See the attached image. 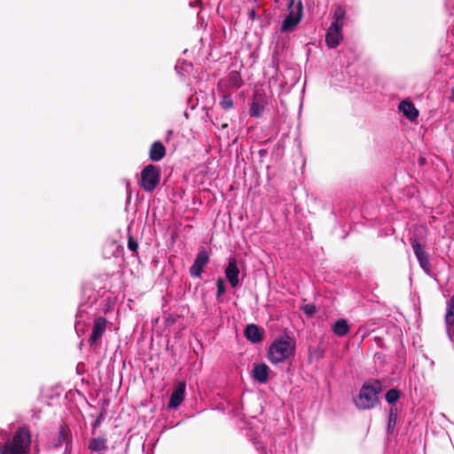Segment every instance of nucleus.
Wrapping results in <instances>:
<instances>
[{"label": "nucleus", "mask_w": 454, "mask_h": 454, "mask_svg": "<svg viewBox=\"0 0 454 454\" xmlns=\"http://www.w3.org/2000/svg\"><path fill=\"white\" fill-rule=\"evenodd\" d=\"M209 256L206 250H200L193 262V264L190 268V274L192 277L199 278L200 277L203 267L208 262Z\"/></svg>", "instance_id": "obj_9"}, {"label": "nucleus", "mask_w": 454, "mask_h": 454, "mask_svg": "<svg viewBox=\"0 0 454 454\" xmlns=\"http://www.w3.org/2000/svg\"><path fill=\"white\" fill-rule=\"evenodd\" d=\"M70 430L67 425L62 424L59 427L58 435L51 442V446L55 449L60 448L65 445V450H67L68 445L70 443Z\"/></svg>", "instance_id": "obj_10"}, {"label": "nucleus", "mask_w": 454, "mask_h": 454, "mask_svg": "<svg viewBox=\"0 0 454 454\" xmlns=\"http://www.w3.org/2000/svg\"><path fill=\"white\" fill-rule=\"evenodd\" d=\"M381 389V382L378 380H372L364 383L355 400L356 407L363 410L373 408L379 401V395Z\"/></svg>", "instance_id": "obj_3"}, {"label": "nucleus", "mask_w": 454, "mask_h": 454, "mask_svg": "<svg viewBox=\"0 0 454 454\" xmlns=\"http://www.w3.org/2000/svg\"><path fill=\"white\" fill-rule=\"evenodd\" d=\"M248 17L250 20H254L255 17H256V12L254 9H251L248 11V13H247Z\"/></svg>", "instance_id": "obj_30"}, {"label": "nucleus", "mask_w": 454, "mask_h": 454, "mask_svg": "<svg viewBox=\"0 0 454 454\" xmlns=\"http://www.w3.org/2000/svg\"><path fill=\"white\" fill-rule=\"evenodd\" d=\"M333 333L338 336H345L349 331V326L345 319L337 320L333 326Z\"/></svg>", "instance_id": "obj_18"}, {"label": "nucleus", "mask_w": 454, "mask_h": 454, "mask_svg": "<svg viewBox=\"0 0 454 454\" xmlns=\"http://www.w3.org/2000/svg\"><path fill=\"white\" fill-rule=\"evenodd\" d=\"M296 340L284 335L274 340L268 350V358L272 364H279L294 355Z\"/></svg>", "instance_id": "obj_1"}, {"label": "nucleus", "mask_w": 454, "mask_h": 454, "mask_svg": "<svg viewBox=\"0 0 454 454\" xmlns=\"http://www.w3.org/2000/svg\"><path fill=\"white\" fill-rule=\"evenodd\" d=\"M160 168L153 164L145 166L141 171L140 186L148 192H153L160 184Z\"/></svg>", "instance_id": "obj_5"}, {"label": "nucleus", "mask_w": 454, "mask_h": 454, "mask_svg": "<svg viewBox=\"0 0 454 454\" xmlns=\"http://www.w3.org/2000/svg\"><path fill=\"white\" fill-rule=\"evenodd\" d=\"M262 330L256 325H248L245 329V336L253 343H259L262 340Z\"/></svg>", "instance_id": "obj_14"}, {"label": "nucleus", "mask_w": 454, "mask_h": 454, "mask_svg": "<svg viewBox=\"0 0 454 454\" xmlns=\"http://www.w3.org/2000/svg\"><path fill=\"white\" fill-rule=\"evenodd\" d=\"M105 418V411H102L99 415L97 417L95 422L92 424V434L95 433V429L101 424V421Z\"/></svg>", "instance_id": "obj_28"}, {"label": "nucleus", "mask_w": 454, "mask_h": 454, "mask_svg": "<svg viewBox=\"0 0 454 454\" xmlns=\"http://www.w3.org/2000/svg\"><path fill=\"white\" fill-rule=\"evenodd\" d=\"M345 15V9L341 5H336L334 8L333 20L332 24H337L338 26L343 27Z\"/></svg>", "instance_id": "obj_21"}, {"label": "nucleus", "mask_w": 454, "mask_h": 454, "mask_svg": "<svg viewBox=\"0 0 454 454\" xmlns=\"http://www.w3.org/2000/svg\"><path fill=\"white\" fill-rule=\"evenodd\" d=\"M411 246L413 249V252L419 262L420 267L426 271L429 272L430 270V262L427 254L423 249L422 245L419 242L416 237L411 239Z\"/></svg>", "instance_id": "obj_7"}, {"label": "nucleus", "mask_w": 454, "mask_h": 454, "mask_svg": "<svg viewBox=\"0 0 454 454\" xmlns=\"http://www.w3.org/2000/svg\"><path fill=\"white\" fill-rule=\"evenodd\" d=\"M398 108L410 121H414L419 116V111L411 101L403 100L400 102Z\"/></svg>", "instance_id": "obj_13"}, {"label": "nucleus", "mask_w": 454, "mask_h": 454, "mask_svg": "<svg viewBox=\"0 0 454 454\" xmlns=\"http://www.w3.org/2000/svg\"><path fill=\"white\" fill-rule=\"evenodd\" d=\"M219 104L223 109L227 111L232 108L233 100L230 95H223Z\"/></svg>", "instance_id": "obj_25"}, {"label": "nucleus", "mask_w": 454, "mask_h": 454, "mask_svg": "<svg viewBox=\"0 0 454 454\" xmlns=\"http://www.w3.org/2000/svg\"><path fill=\"white\" fill-rule=\"evenodd\" d=\"M228 85L230 87L239 89L242 86V79L239 72L231 71L227 77Z\"/></svg>", "instance_id": "obj_19"}, {"label": "nucleus", "mask_w": 454, "mask_h": 454, "mask_svg": "<svg viewBox=\"0 0 454 454\" xmlns=\"http://www.w3.org/2000/svg\"><path fill=\"white\" fill-rule=\"evenodd\" d=\"M76 329L78 332H82L83 329H82V325L80 324V322L76 323Z\"/></svg>", "instance_id": "obj_31"}, {"label": "nucleus", "mask_w": 454, "mask_h": 454, "mask_svg": "<svg viewBox=\"0 0 454 454\" xmlns=\"http://www.w3.org/2000/svg\"><path fill=\"white\" fill-rule=\"evenodd\" d=\"M269 367L265 364H254L252 376L254 380L260 383H265L268 380Z\"/></svg>", "instance_id": "obj_16"}, {"label": "nucleus", "mask_w": 454, "mask_h": 454, "mask_svg": "<svg viewBox=\"0 0 454 454\" xmlns=\"http://www.w3.org/2000/svg\"><path fill=\"white\" fill-rule=\"evenodd\" d=\"M107 320L103 317L95 318L92 327V333L89 338L90 346H98L100 344V339L106 333Z\"/></svg>", "instance_id": "obj_6"}, {"label": "nucleus", "mask_w": 454, "mask_h": 454, "mask_svg": "<svg viewBox=\"0 0 454 454\" xmlns=\"http://www.w3.org/2000/svg\"><path fill=\"white\" fill-rule=\"evenodd\" d=\"M128 248L133 253L138 251V242L129 232L128 235Z\"/></svg>", "instance_id": "obj_26"}, {"label": "nucleus", "mask_w": 454, "mask_h": 454, "mask_svg": "<svg viewBox=\"0 0 454 454\" xmlns=\"http://www.w3.org/2000/svg\"><path fill=\"white\" fill-rule=\"evenodd\" d=\"M31 444V434L27 427L16 430L12 440L0 447L1 454H27Z\"/></svg>", "instance_id": "obj_2"}, {"label": "nucleus", "mask_w": 454, "mask_h": 454, "mask_svg": "<svg viewBox=\"0 0 454 454\" xmlns=\"http://www.w3.org/2000/svg\"><path fill=\"white\" fill-rule=\"evenodd\" d=\"M216 287H217L216 295H217V297H220L221 295H223L225 293V284H224V281L223 278H219L216 280Z\"/></svg>", "instance_id": "obj_27"}, {"label": "nucleus", "mask_w": 454, "mask_h": 454, "mask_svg": "<svg viewBox=\"0 0 454 454\" xmlns=\"http://www.w3.org/2000/svg\"><path fill=\"white\" fill-rule=\"evenodd\" d=\"M185 384L179 382L176 388L171 394L168 407L176 408L178 407L184 398Z\"/></svg>", "instance_id": "obj_12"}, {"label": "nucleus", "mask_w": 454, "mask_h": 454, "mask_svg": "<svg viewBox=\"0 0 454 454\" xmlns=\"http://www.w3.org/2000/svg\"><path fill=\"white\" fill-rule=\"evenodd\" d=\"M385 398L388 403L393 404L400 398V391L396 388H391L387 392Z\"/></svg>", "instance_id": "obj_23"}, {"label": "nucleus", "mask_w": 454, "mask_h": 454, "mask_svg": "<svg viewBox=\"0 0 454 454\" xmlns=\"http://www.w3.org/2000/svg\"><path fill=\"white\" fill-rule=\"evenodd\" d=\"M239 269L237 264L236 259L232 258L229 261L225 269V276L232 287L239 285Z\"/></svg>", "instance_id": "obj_11"}, {"label": "nucleus", "mask_w": 454, "mask_h": 454, "mask_svg": "<svg viewBox=\"0 0 454 454\" xmlns=\"http://www.w3.org/2000/svg\"><path fill=\"white\" fill-rule=\"evenodd\" d=\"M342 27L337 24H331L325 35V43L330 48H336L340 44L342 39Z\"/></svg>", "instance_id": "obj_8"}, {"label": "nucleus", "mask_w": 454, "mask_h": 454, "mask_svg": "<svg viewBox=\"0 0 454 454\" xmlns=\"http://www.w3.org/2000/svg\"><path fill=\"white\" fill-rule=\"evenodd\" d=\"M302 310L309 317L313 316L316 313V311H317L316 307L314 305H311V304L305 305L302 308Z\"/></svg>", "instance_id": "obj_29"}, {"label": "nucleus", "mask_w": 454, "mask_h": 454, "mask_svg": "<svg viewBox=\"0 0 454 454\" xmlns=\"http://www.w3.org/2000/svg\"><path fill=\"white\" fill-rule=\"evenodd\" d=\"M166 155V148L163 144L160 141H155L151 145L149 151V158L153 161H160Z\"/></svg>", "instance_id": "obj_15"}, {"label": "nucleus", "mask_w": 454, "mask_h": 454, "mask_svg": "<svg viewBox=\"0 0 454 454\" xmlns=\"http://www.w3.org/2000/svg\"><path fill=\"white\" fill-rule=\"evenodd\" d=\"M450 99L454 101V87L451 89Z\"/></svg>", "instance_id": "obj_32"}, {"label": "nucleus", "mask_w": 454, "mask_h": 454, "mask_svg": "<svg viewBox=\"0 0 454 454\" xmlns=\"http://www.w3.org/2000/svg\"><path fill=\"white\" fill-rule=\"evenodd\" d=\"M397 420V408L394 405L391 407L388 416V423H387V428L388 430H392Z\"/></svg>", "instance_id": "obj_24"}, {"label": "nucleus", "mask_w": 454, "mask_h": 454, "mask_svg": "<svg viewBox=\"0 0 454 454\" xmlns=\"http://www.w3.org/2000/svg\"><path fill=\"white\" fill-rule=\"evenodd\" d=\"M445 323L447 325H454V294L451 295L450 301L447 302Z\"/></svg>", "instance_id": "obj_20"}, {"label": "nucleus", "mask_w": 454, "mask_h": 454, "mask_svg": "<svg viewBox=\"0 0 454 454\" xmlns=\"http://www.w3.org/2000/svg\"><path fill=\"white\" fill-rule=\"evenodd\" d=\"M89 449L92 451H102L106 450V436L104 434L92 437L89 442Z\"/></svg>", "instance_id": "obj_17"}, {"label": "nucleus", "mask_w": 454, "mask_h": 454, "mask_svg": "<svg viewBox=\"0 0 454 454\" xmlns=\"http://www.w3.org/2000/svg\"><path fill=\"white\" fill-rule=\"evenodd\" d=\"M263 106L260 104L256 99L252 102L250 107V115L254 117H260L263 112Z\"/></svg>", "instance_id": "obj_22"}, {"label": "nucleus", "mask_w": 454, "mask_h": 454, "mask_svg": "<svg viewBox=\"0 0 454 454\" xmlns=\"http://www.w3.org/2000/svg\"><path fill=\"white\" fill-rule=\"evenodd\" d=\"M227 127H228V124H227V123H223V124L221 125V128H222L223 129H226Z\"/></svg>", "instance_id": "obj_33"}, {"label": "nucleus", "mask_w": 454, "mask_h": 454, "mask_svg": "<svg viewBox=\"0 0 454 454\" xmlns=\"http://www.w3.org/2000/svg\"><path fill=\"white\" fill-rule=\"evenodd\" d=\"M288 14L285 18L281 25L282 32H291L295 29L297 25L301 22L303 15V5L300 0L296 4L294 0H290L288 3Z\"/></svg>", "instance_id": "obj_4"}]
</instances>
